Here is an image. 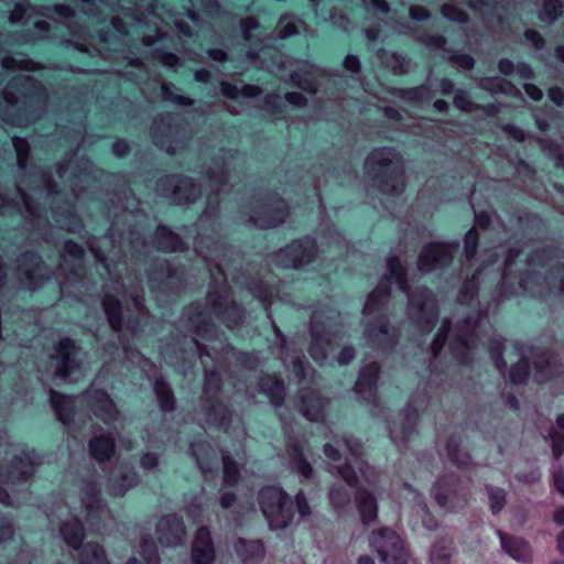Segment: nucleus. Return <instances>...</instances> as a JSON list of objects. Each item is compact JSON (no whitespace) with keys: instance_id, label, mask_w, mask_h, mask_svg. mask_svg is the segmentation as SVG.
Segmentation results:
<instances>
[{"instance_id":"23","label":"nucleus","mask_w":564,"mask_h":564,"mask_svg":"<svg viewBox=\"0 0 564 564\" xmlns=\"http://www.w3.org/2000/svg\"><path fill=\"white\" fill-rule=\"evenodd\" d=\"M83 395L87 399L90 411L105 424H111L119 419L120 411L106 391L88 389Z\"/></svg>"},{"instance_id":"4","label":"nucleus","mask_w":564,"mask_h":564,"mask_svg":"<svg viewBox=\"0 0 564 564\" xmlns=\"http://www.w3.org/2000/svg\"><path fill=\"white\" fill-rule=\"evenodd\" d=\"M365 172L373 186L384 195L398 196L404 188L403 162L393 148L373 149L366 158Z\"/></svg>"},{"instance_id":"46","label":"nucleus","mask_w":564,"mask_h":564,"mask_svg":"<svg viewBox=\"0 0 564 564\" xmlns=\"http://www.w3.org/2000/svg\"><path fill=\"white\" fill-rule=\"evenodd\" d=\"M446 452L449 460L458 467H466L470 463V455L460 448V440L457 436L453 435L447 440Z\"/></svg>"},{"instance_id":"49","label":"nucleus","mask_w":564,"mask_h":564,"mask_svg":"<svg viewBox=\"0 0 564 564\" xmlns=\"http://www.w3.org/2000/svg\"><path fill=\"white\" fill-rule=\"evenodd\" d=\"M400 97L405 101L420 106L424 102H429L433 98V95L426 85H421L413 88L400 89Z\"/></svg>"},{"instance_id":"43","label":"nucleus","mask_w":564,"mask_h":564,"mask_svg":"<svg viewBox=\"0 0 564 564\" xmlns=\"http://www.w3.org/2000/svg\"><path fill=\"white\" fill-rule=\"evenodd\" d=\"M328 500L337 513H344L349 507L351 495L343 484H334L328 490Z\"/></svg>"},{"instance_id":"41","label":"nucleus","mask_w":564,"mask_h":564,"mask_svg":"<svg viewBox=\"0 0 564 564\" xmlns=\"http://www.w3.org/2000/svg\"><path fill=\"white\" fill-rule=\"evenodd\" d=\"M59 533L67 545L76 551L84 545L83 540L85 538V529L79 520L74 519L64 522L61 525Z\"/></svg>"},{"instance_id":"3","label":"nucleus","mask_w":564,"mask_h":564,"mask_svg":"<svg viewBox=\"0 0 564 564\" xmlns=\"http://www.w3.org/2000/svg\"><path fill=\"white\" fill-rule=\"evenodd\" d=\"M47 100V90L41 82L31 76H15L0 93V119L13 124L36 120L45 111Z\"/></svg>"},{"instance_id":"37","label":"nucleus","mask_w":564,"mask_h":564,"mask_svg":"<svg viewBox=\"0 0 564 564\" xmlns=\"http://www.w3.org/2000/svg\"><path fill=\"white\" fill-rule=\"evenodd\" d=\"M78 564H110L106 549L98 542H87L77 551Z\"/></svg>"},{"instance_id":"30","label":"nucleus","mask_w":564,"mask_h":564,"mask_svg":"<svg viewBox=\"0 0 564 564\" xmlns=\"http://www.w3.org/2000/svg\"><path fill=\"white\" fill-rule=\"evenodd\" d=\"M206 423L227 430L231 422V414L227 406L217 399L206 398L203 401Z\"/></svg>"},{"instance_id":"44","label":"nucleus","mask_w":564,"mask_h":564,"mask_svg":"<svg viewBox=\"0 0 564 564\" xmlns=\"http://www.w3.org/2000/svg\"><path fill=\"white\" fill-rule=\"evenodd\" d=\"M154 391L161 410L164 412H173L176 408V401L171 387L163 379H156Z\"/></svg>"},{"instance_id":"63","label":"nucleus","mask_w":564,"mask_h":564,"mask_svg":"<svg viewBox=\"0 0 564 564\" xmlns=\"http://www.w3.org/2000/svg\"><path fill=\"white\" fill-rule=\"evenodd\" d=\"M390 66L395 75H403L410 72L411 62L401 54L393 53L391 55Z\"/></svg>"},{"instance_id":"58","label":"nucleus","mask_w":564,"mask_h":564,"mask_svg":"<svg viewBox=\"0 0 564 564\" xmlns=\"http://www.w3.org/2000/svg\"><path fill=\"white\" fill-rule=\"evenodd\" d=\"M454 105L457 109L467 113L478 111L479 108V104L471 101L465 89L455 90Z\"/></svg>"},{"instance_id":"52","label":"nucleus","mask_w":564,"mask_h":564,"mask_svg":"<svg viewBox=\"0 0 564 564\" xmlns=\"http://www.w3.org/2000/svg\"><path fill=\"white\" fill-rule=\"evenodd\" d=\"M486 494L489 500V508L494 516L501 512L507 502V492L499 487L486 485Z\"/></svg>"},{"instance_id":"29","label":"nucleus","mask_w":564,"mask_h":564,"mask_svg":"<svg viewBox=\"0 0 564 564\" xmlns=\"http://www.w3.org/2000/svg\"><path fill=\"white\" fill-rule=\"evenodd\" d=\"M322 70L310 63H304L299 69L290 74L291 82L304 91L314 94L319 85Z\"/></svg>"},{"instance_id":"9","label":"nucleus","mask_w":564,"mask_h":564,"mask_svg":"<svg viewBox=\"0 0 564 564\" xmlns=\"http://www.w3.org/2000/svg\"><path fill=\"white\" fill-rule=\"evenodd\" d=\"M311 344L308 352L317 362H324L334 344L339 339L337 332L333 329V316L323 311H314L310 324Z\"/></svg>"},{"instance_id":"64","label":"nucleus","mask_w":564,"mask_h":564,"mask_svg":"<svg viewBox=\"0 0 564 564\" xmlns=\"http://www.w3.org/2000/svg\"><path fill=\"white\" fill-rule=\"evenodd\" d=\"M542 147L550 156L554 158L555 165L564 169V150L551 141H544Z\"/></svg>"},{"instance_id":"35","label":"nucleus","mask_w":564,"mask_h":564,"mask_svg":"<svg viewBox=\"0 0 564 564\" xmlns=\"http://www.w3.org/2000/svg\"><path fill=\"white\" fill-rule=\"evenodd\" d=\"M259 388L272 405L280 406L285 398L284 381L275 375H263L259 380Z\"/></svg>"},{"instance_id":"36","label":"nucleus","mask_w":564,"mask_h":564,"mask_svg":"<svg viewBox=\"0 0 564 564\" xmlns=\"http://www.w3.org/2000/svg\"><path fill=\"white\" fill-rule=\"evenodd\" d=\"M192 453L204 474L212 473L217 465L218 454L216 449L207 442L193 443Z\"/></svg>"},{"instance_id":"61","label":"nucleus","mask_w":564,"mask_h":564,"mask_svg":"<svg viewBox=\"0 0 564 564\" xmlns=\"http://www.w3.org/2000/svg\"><path fill=\"white\" fill-rule=\"evenodd\" d=\"M448 62L453 64L456 68L463 69V70H469L474 68L475 66V59L473 56L465 54V53H458L454 52L448 56Z\"/></svg>"},{"instance_id":"34","label":"nucleus","mask_w":564,"mask_h":564,"mask_svg":"<svg viewBox=\"0 0 564 564\" xmlns=\"http://www.w3.org/2000/svg\"><path fill=\"white\" fill-rule=\"evenodd\" d=\"M153 243L156 249L163 252L184 251L185 243L181 237L166 226H158L154 232Z\"/></svg>"},{"instance_id":"24","label":"nucleus","mask_w":564,"mask_h":564,"mask_svg":"<svg viewBox=\"0 0 564 564\" xmlns=\"http://www.w3.org/2000/svg\"><path fill=\"white\" fill-rule=\"evenodd\" d=\"M216 557L215 545L210 531L207 527L202 525L195 532L191 558L193 564H213Z\"/></svg>"},{"instance_id":"48","label":"nucleus","mask_w":564,"mask_h":564,"mask_svg":"<svg viewBox=\"0 0 564 564\" xmlns=\"http://www.w3.org/2000/svg\"><path fill=\"white\" fill-rule=\"evenodd\" d=\"M552 453L555 459H558L564 453V414L556 419L555 425L550 431Z\"/></svg>"},{"instance_id":"42","label":"nucleus","mask_w":564,"mask_h":564,"mask_svg":"<svg viewBox=\"0 0 564 564\" xmlns=\"http://www.w3.org/2000/svg\"><path fill=\"white\" fill-rule=\"evenodd\" d=\"M102 307L110 327L117 333L120 332L123 325L120 301L113 295H106L102 300Z\"/></svg>"},{"instance_id":"50","label":"nucleus","mask_w":564,"mask_h":564,"mask_svg":"<svg viewBox=\"0 0 564 564\" xmlns=\"http://www.w3.org/2000/svg\"><path fill=\"white\" fill-rule=\"evenodd\" d=\"M304 22L293 14H284L280 18L276 32L280 39H288L299 33Z\"/></svg>"},{"instance_id":"18","label":"nucleus","mask_w":564,"mask_h":564,"mask_svg":"<svg viewBox=\"0 0 564 564\" xmlns=\"http://www.w3.org/2000/svg\"><path fill=\"white\" fill-rule=\"evenodd\" d=\"M424 404V400L419 402V399L413 395L404 412L399 414L398 419L388 422L390 438L399 448L405 447L414 435L419 417V405L423 406Z\"/></svg>"},{"instance_id":"55","label":"nucleus","mask_w":564,"mask_h":564,"mask_svg":"<svg viewBox=\"0 0 564 564\" xmlns=\"http://www.w3.org/2000/svg\"><path fill=\"white\" fill-rule=\"evenodd\" d=\"M479 235L476 228H470L464 238V260L471 262L476 256Z\"/></svg>"},{"instance_id":"32","label":"nucleus","mask_w":564,"mask_h":564,"mask_svg":"<svg viewBox=\"0 0 564 564\" xmlns=\"http://www.w3.org/2000/svg\"><path fill=\"white\" fill-rule=\"evenodd\" d=\"M274 332L276 336L281 340V348L279 350V357L283 361V364L290 368L292 373L297 377L299 379H304L307 376V372L310 370V364L307 362L304 355H295L290 356L289 355V348L286 346L285 338L281 334L278 327L274 326Z\"/></svg>"},{"instance_id":"51","label":"nucleus","mask_w":564,"mask_h":564,"mask_svg":"<svg viewBox=\"0 0 564 564\" xmlns=\"http://www.w3.org/2000/svg\"><path fill=\"white\" fill-rule=\"evenodd\" d=\"M453 542L451 540L442 539L435 542L431 549L432 564H449L452 555Z\"/></svg>"},{"instance_id":"57","label":"nucleus","mask_w":564,"mask_h":564,"mask_svg":"<svg viewBox=\"0 0 564 564\" xmlns=\"http://www.w3.org/2000/svg\"><path fill=\"white\" fill-rule=\"evenodd\" d=\"M140 554L148 564H160L158 547L151 538L141 540Z\"/></svg>"},{"instance_id":"15","label":"nucleus","mask_w":564,"mask_h":564,"mask_svg":"<svg viewBox=\"0 0 564 564\" xmlns=\"http://www.w3.org/2000/svg\"><path fill=\"white\" fill-rule=\"evenodd\" d=\"M156 188L162 196L175 205H191L202 196V187L192 177L183 174H171L161 177Z\"/></svg>"},{"instance_id":"10","label":"nucleus","mask_w":564,"mask_h":564,"mask_svg":"<svg viewBox=\"0 0 564 564\" xmlns=\"http://www.w3.org/2000/svg\"><path fill=\"white\" fill-rule=\"evenodd\" d=\"M369 544L381 564H406L409 561L410 553L403 539L388 527L373 530L369 535Z\"/></svg>"},{"instance_id":"13","label":"nucleus","mask_w":564,"mask_h":564,"mask_svg":"<svg viewBox=\"0 0 564 564\" xmlns=\"http://www.w3.org/2000/svg\"><path fill=\"white\" fill-rule=\"evenodd\" d=\"M50 360L53 367V377L66 382L69 381L72 375L82 369L83 351L74 339L64 337L54 346Z\"/></svg>"},{"instance_id":"59","label":"nucleus","mask_w":564,"mask_h":564,"mask_svg":"<svg viewBox=\"0 0 564 564\" xmlns=\"http://www.w3.org/2000/svg\"><path fill=\"white\" fill-rule=\"evenodd\" d=\"M224 464V482L228 486H234L238 482L239 479V469L234 459L229 456L223 457Z\"/></svg>"},{"instance_id":"38","label":"nucleus","mask_w":564,"mask_h":564,"mask_svg":"<svg viewBox=\"0 0 564 564\" xmlns=\"http://www.w3.org/2000/svg\"><path fill=\"white\" fill-rule=\"evenodd\" d=\"M477 86L491 95L503 94L510 97H520L521 91L511 82L501 77H482Z\"/></svg>"},{"instance_id":"27","label":"nucleus","mask_w":564,"mask_h":564,"mask_svg":"<svg viewBox=\"0 0 564 564\" xmlns=\"http://www.w3.org/2000/svg\"><path fill=\"white\" fill-rule=\"evenodd\" d=\"M100 487L94 481H87L82 487V503L91 520L108 512L106 503L100 498Z\"/></svg>"},{"instance_id":"26","label":"nucleus","mask_w":564,"mask_h":564,"mask_svg":"<svg viewBox=\"0 0 564 564\" xmlns=\"http://www.w3.org/2000/svg\"><path fill=\"white\" fill-rule=\"evenodd\" d=\"M501 549L506 554L518 562L530 563L532 560V549L530 544L522 538L507 534L501 530H497Z\"/></svg>"},{"instance_id":"14","label":"nucleus","mask_w":564,"mask_h":564,"mask_svg":"<svg viewBox=\"0 0 564 564\" xmlns=\"http://www.w3.org/2000/svg\"><path fill=\"white\" fill-rule=\"evenodd\" d=\"M432 492L441 508L447 511H455L467 505L469 494L468 481L460 479L453 473L445 474L437 479Z\"/></svg>"},{"instance_id":"40","label":"nucleus","mask_w":564,"mask_h":564,"mask_svg":"<svg viewBox=\"0 0 564 564\" xmlns=\"http://www.w3.org/2000/svg\"><path fill=\"white\" fill-rule=\"evenodd\" d=\"M249 293L268 311L273 299L279 294V286L270 280L249 281Z\"/></svg>"},{"instance_id":"39","label":"nucleus","mask_w":564,"mask_h":564,"mask_svg":"<svg viewBox=\"0 0 564 564\" xmlns=\"http://www.w3.org/2000/svg\"><path fill=\"white\" fill-rule=\"evenodd\" d=\"M88 449L95 460L105 463L115 454V440L110 434L95 436L89 441Z\"/></svg>"},{"instance_id":"8","label":"nucleus","mask_w":564,"mask_h":564,"mask_svg":"<svg viewBox=\"0 0 564 564\" xmlns=\"http://www.w3.org/2000/svg\"><path fill=\"white\" fill-rule=\"evenodd\" d=\"M288 215V204L275 193L267 192L249 202V224L259 228L276 227Z\"/></svg>"},{"instance_id":"20","label":"nucleus","mask_w":564,"mask_h":564,"mask_svg":"<svg viewBox=\"0 0 564 564\" xmlns=\"http://www.w3.org/2000/svg\"><path fill=\"white\" fill-rule=\"evenodd\" d=\"M283 431L289 438L286 453L291 469L302 477L301 481L312 480L314 469L306 458V452L308 451L306 441L293 437L291 435L292 426L286 422H283Z\"/></svg>"},{"instance_id":"28","label":"nucleus","mask_w":564,"mask_h":564,"mask_svg":"<svg viewBox=\"0 0 564 564\" xmlns=\"http://www.w3.org/2000/svg\"><path fill=\"white\" fill-rule=\"evenodd\" d=\"M301 412L310 421H319L324 417L325 401L321 394L311 388H302L299 392Z\"/></svg>"},{"instance_id":"31","label":"nucleus","mask_w":564,"mask_h":564,"mask_svg":"<svg viewBox=\"0 0 564 564\" xmlns=\"http://www.w3.org/2000/svg\"><path fill=\"white\" fill-rule=\"evenodd\" d=\"M378 491L359 487L355 492V502L360 513L362 523L369 524L377 519L378 503L376 494Z\"/></svg>"},{"instance_id":"21","label":"nucleus","mask_w":564,"mask_h":564,"mask_svg":"<svg viewBox=\"0 0 564 564\" xmlns=\"http://www.w3.org/2000/svg\"><path fill=\"white\" fill-rule=\"evenodd\" d=\"M155 535L163 546L182 545L187 536L185 522L175 513L162 516L155 524Z\"/></svg>"},{"instance_id":"6","label":"nucleus","mask_w":564,"mask_h":564,"mask_svg":"<svg viewBox=\"0 0 564 564\" xmlns=\"http://www.w3.org/2000/svg\"><path fill=\"white\" fill-rule=\"evenodd\" d=\"M258 503L270 530H284L293 522V499L278 486H267L258 492Z\"/></svg>"},{"instance_id":"60","label":"nucleus","mask_w":564,"mask_h":564,"mask_svg":"<svg viewBox=\"0 0 564 564\" xmlns=\"http://www.w3.org/2000/svg\"><path fill=\"white\" fill-rule=\"evenodd\" d=\"M12 144L17 152L18 165L21 170H24L28 163L30 145L25 139L14 137L12 138Z\"/></svg>"},{"instance_id":"11","label":"nucleus","mask_w":564,"mask_h":564,"mask_svg":"<svg viewBox=\"0 0 564 564\" xmlns=\"http://www.w3.org/2000/svg\"><path fill=\"white\" fill-rule=\"evenodd\" d=\"M53 270L33 251L20 254L15 260V276L21 286L34 292L53 278Z\"/></svg>"},{"instance_id":"53","label":"nucleus","mask_w":564,"mask_h":564,"mask_svg":"<svg viewBox=\"0 0 564 564\" xmlns=\"http://www.w3.org/2000/svg\"><path fill=\"white\" fill-rule=\"evenodd\" d=\"M189 321L198 336L209 338L214 335L215 327L214 324L207 319V313L202 311L197 312L189 317Z\"/></svg>"},{"instance_id":"17","label":"nucleus","mask_w":564,"mask_h":564,"mask_svg":"<svg viewBox=\"0 0 564 564\" xmlns=\"http://www.w3.org/2000/svg\"><path fill=\"white\" fill-rule=\"evenodd\" d=\"M317 246L314 239L305 237L293 240L280 251L271 256V260L281 268H301L311 263L316 256Z\"/></svg>"},{"instance_id":"5","label":"nucleus","mask_w":564,"mask_h":564,"mask_svg":"<svg viewBox=\"0 0 564 564\" xmlns=\"http://www.w3.org/2000/svg\"><path fill=\"white\" fill-rule=\"evenodd\" d=\"M150 137L154 145L169 155H175L188 148L193 134L185 121L172 116H160L150 127Z\"/></svg>"},{"instance_id":"22","label":"nucleus","mask_w":564,"mask_h":564,"mask_svg":"<svg viewBox=\"0 0 564 564\" xmlns=\"http://www.w3.org/2000/svg\"><path fill=\"white\" fill-rule=\"evenodd\" d=\"M380 367L377 362H370L364 366L359 372L358 380L355 384V391L371 405L370 412L377 416L380 414L381 409L377 397V380L379 377Z\"/></svg>"},{"instance_id":"33","label":"nucleus","mask_w":564,"mask_h":564,"mask_svg":"<svg viewBox=\"0 0 564 564\" xmlns=\"http://www.w3.org/2000/svg\"><path fill=\"white\" fill-rule=\"evenodd\" d=\"M48 393L51 405L57 419L65 425L73 423L75 415L74 397L59 393L53 389H50Z\"/></svg>"},{"instance_id":"19","label":"nucleus","mask_w":564,"mask_h":564,"mask_svg":"<svg viewBox=\"0 0 564 564\" xmlns=\"http://www.w3.org/2000/svg\"><path fill=\"white\" fill-rule=\"evenodd\" d=\"M458 249V241L431 242L424 246L417 259L419 271L429 273L435 269L448 265Z\"/></svg>"},{"instance_id":"2","label":"nucleus","mask_w":564,"mask_h":564,"mask_svg":"<svg viewBox=\"0 0 564 564\" xmlns=\"http://www.w3.org/2000/svg\"><path fill=\"white\" fill-rule=\"evenodd\" d=\"M393 283L401 292L406 294L409 318L419 329L426 333L431 332L438 317L433 292L426 288H416L413 292H410L405 268L399 257L390 256L386 274L381 278L375 291L369 294L362 310L366 316H373L365 327L364 338L368 346L381 351L391 350L399 337L398 329L388 323L386 315L390 286Z\"/></svg>"},{"instance_id":"54","label":"nucleus","mask_w":564,"mask_h":564,"mask_svg":"<svg viewBox=\"0 0 564 564\" xmlns=\"http://www.w3.org/2000/svg\"><path fill=\"white\" fill-rule=\"evenodd\" d=\"M220 387L221 378L219 373L213 370H205L204 393L202 399H216V394L219 392Z\"/></svg>"},{"instance_id":"45","label":"nucleus","mask_w":564,"mask_h":564,"mask_svg":"<svg viewBox=\"0 0 564 564\" xmlns=\"http://www.w3.org/2000/svg\"><path fill=\"white\" fill-rule=\"evenodd\" d=\"M563 12L564 2L562 0H542L538 17L542 22L552 24L562 17Z\"/></svg>"},{"instance_id":"62","label":"nucleus","mask_w":564,"mask_h":564,"mask_svg":"<svg viewBox=\"0 0 564 564\" xmlns=\"http://www.w3.org/2000/svg\"><path fill=\"white\" fill-rule=\"evenodd\" d=\"M420 42L431 50L446 51L447 39L441 34L424 33L420 36Z\"/></svg>"},{"instance_id":"47","label":"nucleus","mask_w":564,"mask_h":564,"mask_svg":"<svg viewBox=\"0 0 564 564\" xmlns=\"http://www.w3.org/2000/svg\"><path fill=\"white\" fill-rule=\"evenodd\" d=\"M135 484L137 476L134 473L115 475L109 479V491L113 496L122 497Z\"/></svg>"},{"instance_id":"16","label":"nucleus","mask_w":564,"mask_h":564,"mask_svg":"<svg viewBox=\"0 0 564 564\" xmlns=\"http://www.w3.org/2000/svg\"><path fill=\"white\" fill-rule=\"evenodd\" d=\"M206 308L223 321L229 328H234L242 322V311L232 300L226 285H219L207 293Z\"/></svg>"},{"instance_id":"1","label":"nucleus","mask_w":564,"mask_h":564,"mask_svg":"<svg viewBox=\"0 0 564 564\" xmlns=\"http://www.w3.org/2000/svg\"><path fill=\"white\" fill-rule=\"evenodd\" d=\"M519 253V249L516 248L508 250L501 275L498 270L492 268L495 261H484L473 276L463 283L458 293V302L473 305L480 288L490 286L498 280L500 282L492 293V301L488 303L486 312L478 310L476 314L467 315L464 319L458 321L453 329L449 321L443 322L440 332L431 344L434 359L448 340L454 358L460 364H468L473 360L478 344L484 343L485 337H488V349L495 367L500 373H505L507 364L501 355L503 339L501 336H489L491 327L488 325L487 313L491 306H498L519 291L541 300H546L552 295H564V263L554 261L553 249L543 248L532 252L527 259L523 272L518 275L513 272V267Z\"/></svg>"},{"instance_id":"7","label":"nucleus","mask_w":564,"mask_h":564,"mask_svg":"<svg viewBox=\"0 0 564 564\" xmlns=\"http://www.w3.org/2000/svg\"><path fill=\"white\" fill-rule=\"evenodd\" d=\"M341 443L352 456L355 465L352 466L351 463H346L335 466L333 468L336 470V474L348 487H356L358 484L356 469H358L365 482L369 485L373 491H378L383 475L361 459L364 448L361 442L351 435H345L341 438Z\"/></svg>"},{"instance_id":"56","label":"nucleus","mask_w":564,"mask_h":564,"mask_svg":"<svg viewBox=\"0 0 564 564\" xmlns=\"http://www.w3.org/2000/svg\"><path fill=\"white\" fill-rule=\"evenodd\" d=\"M441 14L446 20L456 22L458 24H466L469 21V15L467 14L466 11H464L463 9H460L454 4H449V3H444L441 7Z\"/></svg>"},{"instance_id":"25","label":"nucleus","mask_w":564,"mask_h":564,"mask_svg":"<svg viewBox=\"0 0 564 564\" xmlns=\"http://www.w3.org/2000/svg\"><path fill=\"white\" fill-rule=\"evenodd\" d=\"M34 474V464L25 454L15 456L8 467H0V480L8 486L24 482Z\"/></svg>"},{"instance_id":"12","label":"nucleus","mask_w":564,"mask_h":564,"mask_svg":"<svg viewBox=\"0 0 564 564\" xmlns=\"http://www.w3.org/2000/svg\"><path fill=\"white\" fill-rule=\"evenodd\" d=\"M520 359L514 364L509 371V379L512 383H524L529 378V357L516 347ZM530 358L536 370V379L539 381L549 380L555 375V357L547 349L532 348Z\"/></svg>"}]
</instances>
